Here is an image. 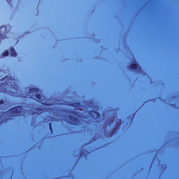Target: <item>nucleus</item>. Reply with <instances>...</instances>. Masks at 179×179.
I'll list each match as a JSON object with an SVG mask.
<instances>
[{"mask_svg":"<svg viewBox=\"0 0 179 179\" xmlns=\"http://www.w3.org/2000/svg\"><path fill=\"white\" fill-rule=\"evenodd\" d=\"M6 114L8 115V120H12L10 117H18L23 115V114H24V108L22 106H15L6 112Z\"/></svg>","mask_w":179,"mask_h":179,"instance_id":"1","label":"nucleus"},{"mask_svg":"<svg viewBox=\"0 0 179 179\" xmlns=\"http://www.w3.org/2000/svg\"><path fill=\"white\" fill-rule=\"evenodd\" d=\"M69 120H66V122H68L69 124H71V125H79V124H80V120H79V118L72 115H69Z\"/></svg>","mask_w":179,"mask_h":179,"instance_id":"2","label":"nucleus"},{"mask_svg":"<svg viewBox=\"0 0 179 179\" xmlns=\"http://www.w3.org/2000/svg\"><path fill=\"white\" fill-rule=\"evenodd\" d=\"M40 90L38 88L31 87L29 89V93H32L33 94H34L36 99H38V100H40L41 101V100H43V96L41 94H38Z\"/></svg>","mask_w":179,"mask_h":179,"instance_id":"3","label":"nucleus"},{"mask_svg":"<svg viewBox=\"0 0 179 179\" xmlns=\"http://www.w3.org/2000/svg\"><path fill=\"white\" fill-rule=\"evenodd\" d=\"M0 38L2 40L6 38V26L0 27Z\"/></svg>","mask_w":179,"mask_h":179,"instance_id":"4","label":"nucleus"},{"mask_svg":"<svg viewBox=\"0 0 179 179\" xmlns=\"http://www.w3.org/2000/svg\"><path fill=\"white\" fill-rule=\"evenodd\" d=\"M88 114L92 120H97L100 117V113L96 110H90Z\"/></svg>","mask_w":179,"mask_h":179,"instance_id":"5","label":"nucleus"},{"mask_svg":"<svg viewBox=\"0 0 179 179\" xmlns=\"http://www.w3.org/2000/svg\"><path fill=\"white\" fill-rule=\"evenodd\" d=\"M129 68L133 71H136L137 69H139L140 71L142 70V67L139 66L138 64L135 63L130 64Z\"/></svg>","mask_w":179,"mask_h":179,"instance_id":"6","label":"nucleus"},{"mask_svg":"<svg viewBox=\"0 0 179 179\" xmlns=\"http://www.w3.org/2000/svg\"><path fill=\"white\" fill-rule=\"evenodd\" d=\"M35 111H37V113ZM35 111L32 112V115H34V114H38V115H40V114H43L44 109L43 108H35Z\"/></svg>","mask_w":179,"mask_h":179,"instance_id":"7","label":"nucleus"},{"mask_svg":"<svg viewBox=\"0 0 179 179\" xmlns=\"http://www.w3.org/2000/svg\"><path fill=\"white\" fill-rule=\"evenodd\" d=\"M10 51L11 57H17V53H16L15 48H10Z\"/></svg>","mask_w":179,"mask_h":179,"instance_id":"8","label":"nucleus"},{"mask_svg":"<svg viewBox=\"0 0 179 179\" xmlns=\"http://www.w3.org/2000/svg\"><path fill=\"white\" fill-rule=\"evenodd\" d=\"M117 127H114L113 130L110 131L109 136H113V135H114V134H115V132L117 131Z\"/></svg>","mask_w":179,"mask_h":179,"instance_id":"9","label":"nucleus"},{"mask_svg":"<svg viewBox=\"0 0 179 179\" xmlns=\"http://www.w3.org/2000/svg\"><path fill=\"white\" fill-rule=\"evenodd\" d=\"M3 57H8L9 55V51L8 50H5L3 54Z\"/></svg>","mask_w":179,"mask_h":179,"instance_id":"10","label":"nucleus"},{"mask_svg":"<svg viewBox=\"0 0 179 179\" xmlns=\"http://www.w3.org/2000/svg\"><path fill=\"white\" fill-rule=\"evenodd\" d=\"M81 104L79 102L75 103L72 104L73 107H80Z\"/></svg>","mask_w":179,"mask_h":179,"instance_id":"11","label":"nucleus"},{"mask_svg":"<svg viewBox=\"0 0 179 179\" xmlns=\"http://www.w3.org/2000/svg\"><path fill=\"white\" fill-rule=\"evenodd\" d=\"M49 128H50V130L51 131V132H52V125L51 123H49Z\"/></svg>","mask_w":179,"mask_h":179,"instance_id":"12","label":"nucleus"},{"mask_svg":"<svg viewBox=\"0 0 179 179\" xmlns=\"http://www.w3.org/2000/svg\"><path fill=\"white\" fill-rule=\"evenodd\" d=\"M5 103V101L3 99L0 100V105L2 106V104Z\"/></svg>","mask_w":179,"mask_h":179,"instance_id":"13","label":"nucleus"},{"mask_svg":"<svg viewBox=\"0 0 179 179\" xmlns=\"http://www.w3.org/2000/svg\"><path fill=\"white\" fill-rule=\"evenodd\" d=\"M8 1H12V0H8Z\"/></svg>","mask_w":179,"mask_h":179,"instance_id":"14","label":"nucleus"}]
</instances>
